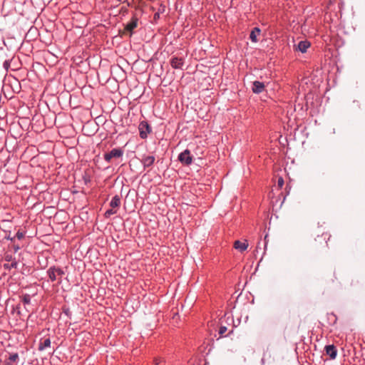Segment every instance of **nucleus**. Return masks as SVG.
<instances>
[{
  "instance_id": "10",
  "label": "nucleus",
  "mask_w": 365,
  "mask_h": 365,
  "mask_svg": "<svg viewBox=\"0 0 365 365\" xmlns=\"http://www.w3.org/2000/svg\"><path fill=\"white\" fill-rule=\"evenodd\" d=\"M326 354L329 356L331 359H334L337 355V349L333 344L327 345L325 346Z\"/></svg>"
},
{
  "instance_id": "4",
  "label": "nucleus",
  "mask_w": 365,
  "mask_h": 365,
  "mask_svg": "<svg viewBox=\"0 0 365 365\" xmlns=\"http://www.w3.org/2000/svg\"><path fill=\"white\" fill-rule=\"evenodd\" d=\"M139 135L141 139H146L148 134L152 132V128L146 120H143L138 125Z\"/></svg>"
},
{
  "instance_id": "29",
  "label": "nucleus",
  "mask_w": 365,
  "mask_h": 365,
  "mask_svg": "<svg viewBox=\"0 0 365 365\" xmlns=\"http://www.w3.org/2000/svg\"><path fill=\"white\" fill-rule=\"evenodd\" d=\"M14 249L15 252H17L20 249V247L19 245H14Z\"/></svg>"
},
{
  "instance_id": "18",
  "label": "nucleus",
  "mask_w": 365,
  "mask_h": 365,
  "mask_svg": "<svg viewBox=\"0 0 365 365\" xmlns=\"http://www.w3.org/2000/svg\"><path fill=\"white\" fill-rule=\"evenodd\" d=\"M13 58H6L4 60V62H3V67L4 68V69L8 71V70L9 69L10 66H11V61L12 60Z\"/></svg>"
},
{
  "instance_id": "8",
  "label": "nucleus",
  "mask_w": 365,
  "mask_h": 365,
  "mask_svg": "<svg viewBox=\"0 0 365 365\" xmlns=\"http://www.w3.org/2000/svg\"><path fill=\"white\" fill-rule=\"evenodd\" d=\"M138 19L136 15H133L130 21L125 25V30L132 34L133 31L138 26Z\"/></svg>"
},
{
  "instance_id": "9",
  "label": "nucleus",
  "mask_w": 365,
  "mask_h": 365,
  "mask_svg": "<svg viewBox=\"0 0 365 365\" xmlns=\"http://www.w3.org/2000/svg\"><path fill=\"white\" fill-rule=\"evenodd\" d=\"M19 356L18 353H12L5 359L4 365H18Z\"/></svg>"
},
{
  "instance_id": "13",
  "label": "nucleus",
  "mask_w": 365,
  "mask_h": 365,
  "mask_svg": "<svg viewBox=\"0 0 365 365\" xmlns=\"http://www.w3.org/2000/svg\"><path fill=\"white\" fill-rule=\"evenodd\" d=\"M247 247H248V242L247 240H245L244 242H241L240 240H236L234 242V247L236 250H238L239 251H240L241 252L246 250Z\"/></svg>"
},
{
  "instance_id": "6",
  "label": "nucleus",
  "mask_w": 365,
  "mask_h": 365,
  "mask_svg": "<svg viewBox=\"0 0 365 365\" xmlns=\"http://www.w3.org/2000/svg\"><path fill=\"white\" fill-rule=\"evenodd\" d=\"M170 64L174 69H181L185 64V58L182 57L173 56L170 60Z\"/></svg>"
},
{
  "instance_id": "16",
  "label": "nucleus",
  "mask_w": 365,
  "mask_h": 365,
  "mask_svg": "<svg viewBox=\"0 0 365 365\" xmlns=\"http://www.w3.org/2000/svg\"><path fill=\"white\" fill-rule=\"evenodd\" d=\"M261 30L258 27H255L250 32V38L252 42L257 43L258 41L257 36L259 35Z\"/></svg>"
},
{
  "instance_id": "15",
  "label": "nucleus",
  "mask_w": 365,
  "mask_h": 365,
  "mask_svg": "<svg viewBox=\"0 0 365 365\" xmlns=\"http://www.w3.org/2000/svg\"><path fill=\"white\" fill-rule=\"evenodd\" d=\"M311 43L309 41L305 40V41H301L298 43V49L302 53H306L307 49L310 47Z\"/></svg>"
},
{
  "instance_id": "21",
  "label": "nucleus",
  "mask_w": 365,
  "mask_h": 365,
  "mask_svg": "<svg viewBox=\"0 0 365 365\" xmlns=\"http://www.w3.org/2000/svg\"><path fill=\"white\" fill-rule=\"evenodd\" d=\"M155 365H165V360L162 357H155L153 359Z\"/></svg>"
},
{
  "instance_id": "23",
  "label": "nucleus",
  "mask_w": 365,
  "mask_h": 365,
  "mask_svg": "<svg viewBox=\"0 0 365 365\" xmlns=\"http://www.w3.org/2000/svg\"><path fill=\"white\" fill-rule=\"evenodd\" d=\"M284 184V181L282 177H279L277 179V187L279 190H281Z\"/></svg>"
},
{
  "instance_id": "2",
  "label": "nucleus",
  "mask_w": 365,
  "mask_h": 365,
  "mask_svg": "<svg viewBox=\"0 0 365 365\" xmlns=\"http://www.w3.org/2000/svg\"><path fill=\"white\" fill-rule=\"evenodd\" d=\"M330 237L328 233H323L322 235L317 236L314 240V248L318 250L328 247L327 240L330 239Z\"/></svg>"
},
{
  "instance_id": "27",
  "label": "nucleus",
  "mask_w": 365,
  "mask_h": 365,
  "mask_svg": "<svg viewBox=\"0 0 365 365\" xmlns=\"http://www.w3.org/2000/svg\"><path fill=\"white\" fill-rule=\"evenodd\" d=\"M5 239L10 240L11 242H14L15 237H11L10 235L5 237Z\"/></svg>"
},
{
  "instance_id": "24",
  "label": "nucleus",
  "mask_w": 365,
  "mask_h": 365,
  "mask_svg": "<svg viewBox=\"0 0 365 365\" xmlns=\"http://www.w3.org/2000/svg\"><path fill=\"white\" fill-rule=\"evenodd\" d=\"M227 329L225 326H220L218 330V334L220 337L224 336V334L227 331Z\"/></svg>"
},
{
  "instance_id": "30",
  "label": "nucleus",
  "mask_w": 365,
  "mask_h": 365,
  "mask_svg": "<svg viewBox=\"0 0 365 365\" xmlns=\"http://www.w3.org/2000/svg\"><path fill=\"white\" fill-rule=\"evenodd\" d=\"M331 316L334 318V322L336 321V317L334 314H331Z\"/></svg>"
},
{
  "instance_id": "3",
  "label": "nucleus",
  "mask_w": 365,
  "mask_h": 365,
  "mask_svg": "<svg viewBox=\"0 0 365 365\" xmlns=\"http://www.w3.org/2000/svg\"><path fill=\"white\" fill-rule=\"evenodd\" d=\"M124 153V150L122 148H116L112 149L110 152L106 153L103 155V158L107 163H110L111 159L115 158H120L123 157Z\"/></svg>"
},
{
  "instance_id": "7",
  "label": "nucleus",
  "mask_w": 365,
  "mask_h": 365,
  "mask_svg": "<svg viewBox=\"0 0 365 365\" xmlns=\"http://www.w3.org/2000/svg\"><path fill=\"white\" fill-rule=\"evenodd\" d=\"M155 160V158L154 155H143L140 160L142 165H143L144 169L151 167Z\"/></svg>"
},
{
  "instance_id": "20",
  "label": "nucleus",
  "mask_w": 365,
  "mask_h": 365,
  "mask_svg": "<svg viewBox=\"0 0 365 365\" xmlns=\"http://www.w3.org/2000/svg\"><path fill=\"white\" fill-rule=\"evenodd\" d=\"M117 213V210H114L113 208L111 207V209H109L108 210H106L104 213V217L106 218H108L110 217L111 215H114V214H116Z\"/></svg>"
},
{
  "instance_id": "28",
  "label": "nucleus",
  "mask_w": 365,
  "mask_h": 365,
  "mask_svg": "<svg viewBox=\"0 0 365 365\" xmlns=\"http://www.w3.org/2000/svg\"><path fill=\"white\" fill-rule=\"evenodd\" d=\"M159 17H160V14H159V13H158H158H155V14H154V19H159Z\"/></svg>"
},
{
  "instance_id": "1",
  "label": "nucleus",
  "mask_w": 365,
  "mask_h": 365,
  "mask_svg": "<svg viewBox=\"0 0 365 365\" xmlns=\"http://www.w3.org/2000/svg\"><path fill=\"white\" fill-rule=\"evenodd\" d=\"M49 281L53 282L58 280V284L62 282V277L65 274L63 269L59 267L51 266L46 271Z\"/></svg>"
},
{
  "instance_id": "11",
  "label": "nucleus",
  "mask_w": 365,
  "mask_h": 365,
  "mask_svg": "<svg viewBox=\"0 0 365 365\" xmlns=\"http://www.w3.org/2000/svg\"><path fill=\"white\" fill-rule=\"evenodd\" d=\"M264 84L262 82L255 81L253 82V86H252V92L254 93H262L264 89Z\"/></svg>"
},
{
  "instance_id": "17",
  "label": "nucleus",
  "mask_w": 365,
  "mask_h": 365,
  "mask_svg": "<svg viewBox=\"0 0 365 365\" xmlns=\"http://www.w3.org/2000/svg\"><path fill=\"white\" fill-rule=\"evenodd\" d=\"M17 265H18L17 261L16 259H14V260H12L11 264L5 263L4 264V267L5 269L10 270L12 268H16Z\"/></svg>"
},
{
  "instance_id": "12",
  "label": "nucleus",
  "mask_w": 365,
  "mask_h": 365,
  "mask_svg": "<svg viewBox=\"0 0 365 365\" xmlns=\"http://www.w3.org/2000/svg\"><path fill=\"white\" fill-rule=\"evenodd\" d=\"M51 346V339L49 337L41 339L40 340L38 350L40 351H43L46 348H48Z\"/></svg>"
},
{
  "instance_id": "14",
  "label": "nucleus",
  "mask_w": 365,
  "mask_h": 365,
  "mask_svg": "<svg viewBox=\"0 0 365 365\" xmlns=\"http://www.w3.org/2000/svg\"><path fill=\"white\" fill-rule=\"evenodd\" d=\"M121 203V197L118 195H115L113 198L111 199L110 202V207L112 208H118L120 206Z\"/></svg>"
},
{
  "instance_id": "5",
  "label": "nucleus",
  "mask_w": 365,
  "mask_h": 365,
  "mask_svg": "<svg viewBox=\"0 0 365 365\" xmlns=\"http://www.w3.org/2000/svg\"><path fill=\"white\" fill-rule=\"evenodd\" d=\"M178 160L184 165H190L192 163V156L188 149L185 150L178 155Z\"/></svg>"
},
{
  "instance_id": "25",
  "label": "nucleus",
  "mask_w": 365,
  "mask_h": 365,
  "mask_svg": "<svg viewBox=\"0 0 365 365\" xmlns=\"http://www.w3.org/2000/svg\"><path fill=\"white\" fill-rule=\"evenodd\" d=\"M7 49L5 48H0V58L4 59L6 57Z\"/></svg>"
},
{
  "instance_id": "22",
  "label": "nucleus",
  "mask_w": 365,
  "mask_h": 365,
  "mask_svg": "<svg viewBox=\"0 0 365 365\" xmlns=\"http://www.w3.org/2000/svg\"><path fill=\"white\" fill-rule=\"evenodd\" d=\"M25 235H26V232L21 231L19 230H18V232H16V234L14 237H15V238L16 237L18 240H21L23 238H24Z\"/></svg>"
},
{
  "instance_id": "26",
  "label": "nucleus",
  "mask_w": 365,
  "mask_h": 365,
  "mask_svg": "<svg viewBox=\"0 0 365 365\" xmlns=\"http://www.w3.org/2000/svg\"><path fill=\"white\" fill-rule=\"evenodd\" d=\"M15 259L14 258H13V256L11 255H5V260L6 262H12V260Z\"/></svg>"
},
{
  "instance_id": "19",
  "label": "nucleus",
  "mask_w": 365,
  "mask_h": 365,
  "mask_svg": "<svg viewBox=\"0 0 365 365\" xmlns=\"http://www.w3.org/2000/svg\"><path fill=\"white\" fill-rule=\"evenodd\" d=\"M31 296L29 294H25L21 297V301L24 304H29L31 303Z\"/></svg>"
}]
</instances>
